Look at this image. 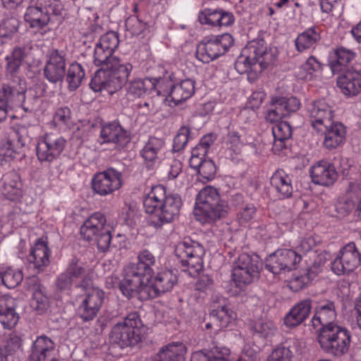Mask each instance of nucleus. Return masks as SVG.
<instances>
[{"mask_svg": "<svg viewBox=\"0 0 361 361\" xmlns=\"http://www.w3.org/2000/svg\"><path fill=\"white\" fill-rule=\"evenodd\" d=\"M183 201L178 194L167 193L161 185L153 187L143 200L145 212L152 214L150 224L155 228L176 220L179 215Z\"/></svg>", "mask_w": 361, "mask_h": 361, "instance_id": "1", "label": "nucleus"}, {"mask_svg": "<svg viewBox=\"0 0 361 361\" xmlns=\"http://www.w3.org/2000/svg\"><path fill=\"white\" fill-rule=\"evenodd\" d=\"M133 65L118 57L113 59L106 68L99 69L90 82V87L95 92L106 91L113 94L120 90L128 81Z\"/></svg>", "mask_w": 361, "mask_h": 361, "instance_id": "2", "label": "nucleus"}, {"mask_svg": "<svg viewBox=\"0 0 361 361\" xmlns=\"http://www.w3.org/2000/svg\"><path fill=\"white\" fill-rule=\"evenodd\" d=\"M137 259L136 263H130L125 267L124 278L119 283L121 293L128 298H132L135 288H139L145 281H149L154 273L156 258L151 251L147 249L140 250Z\"/></svg>", "mask_w": 361, "mask_h": 361, "instance_id": "3", "label": "nucleus"}, {"mask_svg": "<svg viewBox=\"0 0 361 361\" xmlns=\"http://www.w3.org/2000/svg\"><path fill=\"white\" fill-rule=\"evenodd\" d=\"M145 326L136 312L117 322L109 333L111 342L121 349L138 346L144 338Z\"/></svg>", "mask_w": 361, "mask_h": 361, "instance_id": "4", "label": "nucleus"}, {"mask_svg": "<svg viewBox=\"0 0 361 361\" xmlns=\"http://www.w3.org/2000/svg\"><path fill=\"white\" fill-rule=\"evenodd\" d=\"M275 59V54L267 49L263 39L252 41L243 49L235 63V68L240 74L250 71L262 72Z\"/></svg>", "mask_w": 361, "mask_h": 361, "instance_id": "5", "label": "nucleus"}, {"mask_svg": "<svg viewBox=\"0 0 361 361\" xmlns=\"http://www.w3.org/2000/svg\"><path fill=\"white\" fill-rule=\"evenodd\" d=\"M275 59V54L267 49L263 39L252 41L243 49L235 63V68L240 74L250 71L262 72Z\"/></svg>", "mask_w": 361, "mask_h": 361, "instance_id": "6", "label": "nucleus"}, {"mask_svg": "<svg viewBox=\"0 0 361 361\" xmlns=\"http://www.w3.org/2000/svg\"><path fill=\"white\" fill-rule=\"evenodd\" d=\"M195 214L202 224H212L227 214L228 205L221 199L218 190L206 186L196 197Z\"/></svg>", "mask_w": 361, "mask_h": 361, "instance_id": "7", "label": "nucleus"}, {"mask_svg": "<svg viewBox=\"0 0 361 361\" xmlns=\"http://www.w3.org/2000/svg\"><path fill=\"white\" fill-rule=\"evenodd\" d=\"M317 340L325 353L341 357L350 349L351 333L346 327L338 324H329L318 329Z\"/></svg>", "mask_w": 361, "mask_h": 361, "instance_id": "8", "label": "nucleus"}, {"mask_svg": "<svg viewBox=\"0 0 361 361\" xmlns=\"http://www.w3.org/2000/svg\"><path fill=\"white\" fill-rule=\"evenodd\" d=\"M205 254L203 245L190 237H185L176 246L175 255L180 259L184 271L195 277L203 270L202 257Z\"/></svg>", "mask_w": 361, "mask_h": 361, "instance_id": "9", "label": "nucleus"}, {"mask_svg": "<svg viewBox=\"0 0 361 361\" xmlns=\"http://www.w3.org/2000/svg\"><path fill=\"white\" fill-rule=\"evenodd\" d=\"M177 276L172 270L165 269L158 272L151 284L145 281L139 288H135L133 298H137L141 301L155 298L166 292L171 291L177 283Z\"/></svg>", "mask_w": 361, "mask_h": 361, "instance_id": "10", "label": "nucleus"}, {"mask_svg": "<svg viewBox=\"0 0 361 361\" xmlns=\"http://www.w3.org/2000/svg\"><path fill=\"white\" fill-rule=\"evenodd\" d=\"M234 39L229 33L205 37L196 49V56L207 63L224 54L233 46Z\"/></svg>", "mask_w": 361, "mask_h": 361, "instance_id": "11", "label": "nucleus"}, {"mask_svg": "<svg viewBox=\"0 0 361 361\" xmlns=\"http://www.w3.org/2000/svg\"><path fill=\"white\" fill-rule=\"evenodd\" d=\"M260 265V259L257 255L240 254L235 261L232 271L233 279L236 287L243 288L258 278Z\"/></svg>", "mask_w": 361, "mask_h": 361, "instance_id": "12", "label": "nucleus"}, {"mask_svg": "<svg viewBox=\"0 0 361 361\" xmlns=\"http://www.w3.org/2000/svg\"><path fill=\"white\" fill-rule=\"evenodd\" d=\"M122 173L113 167L96 173L91 181L94 192L101 196H106L118 190L123 184Z\"/></svg>", "mask_w": 361, "mask_h": 361, "instance_id": "13", "label": "nucleus"}, {"mask_svg": "<svg viewBox=\"0 0 361 361\" xmlns=\"http://www.w3.org/2000/svg\"><path fill=\"white\" fill-rule=\"evenodd\" d=\"M301 261L300 255L290 249H279L265 259V269L273 274L290 271Z\"/></svg>", "mask_w": 361, "mask_h": 361, "instance_id": "14", "label": "nucleus"}, {"mask_svg": "<svg viewBox=\"0 0 361 361\" xmlns=\"http://www.w3.org/2000/svg\"><path fill=\"white\" fill-rule=\"evenodd\" d=\"M66 145V140L60 135L47 134L36 147L38 160L41 163L50 164L57 159Z\"/></svg>", "mask_w": 361, "mask_h": 361, "instance_id": "15", "label": "nucleus"}, {"mask_svg": "<svg viewBox=\"0 0 361 361\" xmlns=\"http://www.w3.org/2000/svg\"><path fill=\"white\" fill-rule=\"evenodd\" d=\"M360 262L361 255L355 244L350 243L339 251L331 262V270L338 276L349 274L359 266Z\"/></svg>", "mask_w": 361, "mask_h": 361, "instance_id": "16", "label": "nucleus"}, {"mask_svg": "<svg viewBox=\"0 0 361 361\" xmlns=\"http://www.w3.org/2000/svg\"><path fill=\"white\" fill-rule=\"evenodd\" d=\"M67 54L64 50L54 49L44 67V78L51 83L62 82L66 73Z\"/></svg>", "mask_w": 361, "mask_h": 361, "instance_id": "17", "label": "nucleus"}, {"mask_svg": "<svg viewBox=\"0 0 361 361\" xmlns=\"http://www.w3.org/2000/svg\"><path fill=\"white\" fill-rule=\"evenodd\" d=\"M306 108L311 125L316 130L322 131L324 126L331 122L334 110L324 99L312 101Z\"/></svg>", "mask_w": 361, "mask_h": 361, "instance_id": "18", "label": "nucleus"}, {"mask_svg": "<svg viewBox=\"0 0 361 361\" xmlns=\"http://www.w3.org/2000/svg\"><path fill=\"white\" fill-rule=\"evenodd\" d=\"M101 144L113 143L118 149H123L131 141L130 133L116 121L110 122L102 126L100 130Z\"/></svg>", "mask_w": 361, "mask_h": 361, "instance_id": "19", "label": "nucleus"}, {"mask_svg": "<svg viewBox=\"0 0 361 361\" xmlns=\"http://www.w3.org/2000/svg\"><path fill=\"white\" fill-rule=\"evenodd\" d=\"M336 317L337 311L335 301L324 299L317 302L311 324L313 328L318 331L319 328L326 327L329 324H338L334 322Z\"/></svg>", "mask_w": 361, "mask_h": 361, "instance_id": "20", "label": "nucleus"}, {"mask_svg": "<svg viewBox=\"0 0 361 361\" xmlns=\"http://www.w3.org/2000/svg\"><path fill=\"white\" fill-rule=\"evenodd\" d=\"M104 299V292L101 289H93L85 293L78 306V314L83 322L92 320L99 312Z\"/></svg>", "mask_w": 361, "mask_h": 361, "instance_id": "21", "label": "nucleus"}, {"mask_svg": "<svg viewBox=\"0 0 361 361\" xmlns=\"http://www.w3.org/2000/svg\"><path fill=\"white\" fill-rule=\"evenodd\" d=\"M236 317L235 312L226 304L224 300L222 302H214L209 313L210 319L214 321L216 331L233 329L235 325Z\"/></svg>", "mask_w": 361, "mask_h": 361, "instance_id": "22", "label": "nucleus"}, {"mask_svg": "<svg viewBox=\"0 0 361 361\" xmlns=\"http://www.w3.org/2000/svg\"><path fill=\"white\" fill-rule=\"evenodd\" d=\"M310 176L314 184L331 186L336 181L338 173L332 164L322 160L311 167Z\"/></svg>", "mask_w": 361, "mask_h": 361, "instance_id": "23", "label": "nucleus"}, {"mask_svg": "<svg viewBox=\"0 0 361 361\" xmlns=\"http://www.w3.org/2000/svg\"><path fill=\"white\" fill-rule=\"evenodd\" d=\"M27 290L32 292L31 306L39 314L44 312L49 307V298L46 295V288L36 276L27 278L25 281Z\"/></svg>", "mask_w": 361, "mask_h": 361, "instance_id": "24", "label": "nucleus"}, {"mask_svg": "<svg viewBox=\"0 0 361 361\" xmlns=\"http://www.w3.org/2000/svg\"><path fill=\"white\" fill-rule=\"evenodd\" d=\"M323 147L333 150L344 144L346 138V128L340 122H331L324 126Z\"/></svg>", "mask_w": 361, "mask_h": 361, "instance_id": "25", "label": "nucleus"}, {"mask_svg": "<svg viewBox=\"0 0 361 361\" xmlns=\"http://www.w3.org/2000/svg\"><path fill=\"white\" fill-rule=\"evenodd\" d=\"M337 85L345 95L358 94L361 92V71L354 67L347 68L337 78Z\"/></svg>", "mask_w": 361, "mask_h": 361, "instance_id": "26", "label": "nucleus"}, {"mask_svg": "<svg viewBox=\"0 0 361 361\" xmlns=\"http://www.w3.org/2000/svg\"><path fill=\"white\" fill-rule=\"evenodd\" d=\"M51 251L47 243L42 239H37L34 246L31 248L27 262L37 271L41 272L49 264Z\"/></svg>", "mask_w": 361, "mask_h": 361, "instance_id": "27", "label": "nucleus"}, {"mask_svg": "<svg viewBox=\"0 0 361 361\" xmlns=\"http://www.w3.org/2000/svg\"><path fill=\"white\" fill-rule=\"evenodd\" d=\"M25 22L33 29L41 30L45 27L49 23L58 20L49 11L37 4L27 8L24 15Z\"/></svg>", "mask_w": 361, "mask_h": 361, "instance_id": "28", "label": "nucleus"}, {"mask_svg": "<svg viewBox=\"0 0 361 361\" xmlns=\"http://www.w3.org/2000/svg\"><path fill=\"white\" fill-rule=\"evenodd\" d=\"M1 192L9 200L15 201L23 195V183L15 171L4 174L1 181Z\"/></svg>", "mask_w": 361, "mask_h": 361, "instance_id": "29", "label": "nucleus"}, {"mask_svg": "<svg viewBox=\"0 0 361 361\" xmlns=\"http://www.w3.org/2000/svg\"><path fill=\"white\" fill-rule=\"evenodd\" d=\"M16 300L9 296L0 297V323L4 329H11L18 323L19 315L16 311Z\"/></svg>", "mask_w": 361, "mask_h": 361, "instance_id": "30", "label": "nucleus"}, {"mask_svg": "<svg viewBox=\"0 0 361 361\" xmlns=\"http://www.w3.org/2000/svg\"><path fill=\"white\" fill-rule=\"evenodd\" d=\"M356 54L344 47H336L329 55V65L333 74H337L355 58Z\"/></svg>", "mask_w": 361, "mask_h": 361, "instance_id": "31", "label": "nucleus"}, {"mask_svg": "<svg viewBox=\"0 0 361 361\" xmlns=\"http://www.w3.org/2000/svg\"><path fill=\"white\" fill-rule=\"evenodd\" d=\"M55 349V343L47 336H38L33 341L28 355V361H45Z\"/></svg>", "mask_w": 361, "mask_h": 361, "instance_id": "32", "label": "nucleus"}, {"mask_svg": "<svg viewBox=\"0 0 361 361\" xmlns=\"http://www.w3.org/2000/svg\"><path fill=\"white\" fill-rule=\"evenodd\" d=\"M105 216L100 212H95L92 214L81 226L80 234L87 241H92L95 236L105 229Z\"/></svg>", "mask_w": 361, "mask_h": 361, "instance_id": "33", "label": "nucleus"}, {"mask_svg": "<svg viewBox=\"0 0 361 361\" xmlns=\"http://www.w3.org/2000/svg\"><path fill=\"white\" fill-rule=\"evenodd\" d=\"M312 300L305 299L295 305L284 317V324L288 327H295L302 323L310 315Z\"/></svg>", "mask_w": 361, "mask_h": 361, "instance_id": "34", "label": "nucleus"}, {"mask_svg": "<svg viewBox=\"0 0 361 361\" xmlns=\"http://www.w3.org/2000/svg\"><path fill=\"white\" fill-rule=\"evenodd\" d=\"M271 187L276 190L279 199L291 197L293 191L292 176L283 169L276 170L270 178Z\"/></svg>", "mask_w": 361, "mask_h": 361, "instance_id": "35", "label": "nucleus"}, {"mask_svg": "<svg viewBox=\"0 0 361 361\" xmlns=\"http://www.w3.org/2000/svg\"><path fill=\"white\" fill-rule=\"evenodd\" d=\"M195 81L186 78L179 82L171 85L169 97L174 105H178L183 102L190 99L195 93Z\"/></svg>", "mask_w": 361, "mask_h": 361, "instance_id": "36", "label": "nucleus"}, {"mask_svg": "<svg viewBox=\"0 0 361 361\" xmlns=\"http://www.w3.org/2000/svg\"><path fill=\"white\" fill-rule=\"evenodd\" d=\"M321 40V30L318 26H312L300 33L295 39L296 50L299 52L314 49Z\"/></svg>", "mask_w": 361, "mask_h": 361, "instance_id": "37", "label": "nucleus"}, {"mask_svg": "<svg viewBox=\"0 0 361 361\" xmlns=\"http://www.w3.org/2000/svg\"><path fill=\"white\" fill-rule=\"evenodd\" d=\"M159 81V78H157L133 80L128 87V94L134 98H139L147 94H151L156 90Z\"/></svg>", "mask_w": 361, "mask_h": 361, "instance_id": "38", "label": "nucleus"}, {"mask_svg": "<svg viewBox=\"0 0 361 361\" xmlns=\"http://www.w3.org/2000/svg\"><path fill=\"white\" fill-rule=\"evenodd\" d=\"M186 348L183 343H171L157 353L158 361H185Z\"/></svg>", "mask_w": 361, "mask_h": 361, "instance_id": "39", "label": "nucleus"}, {"mask_svg": "<svg viewBox=\"0 0 361 361\" xmlns=\"http://www.w3.org/2000/svg\"><path fill=\"white\" fill-rule=\"evenodd\" d=\"M164 145V141L155 137H149L148 142L145 145L140 154L146 161L148 168L152 166L158 159L159 153Z\"/></svg>", "mask_w": 361, "mask_h": 361, "instance_id": "40", "label": "nucleus"}, {"mask_svg": "<svg viewBox=\"0 0 361 361\" xmlns=\"http://www.w3.org/2000/svg\"><path fill=\"white\" fill-rule=\"evenodd\" d=\"M119 238L121 242H123L126 238L124 235L117 234L116 236L112 238L111 234L110 228L107 226L105 229H103L101 233L95 236L93 240L97 244V248L100 252H106L110 248H116L119 245L116 243V239Z\"/></svg>", "mask_w": 361, "mask_h": 361, "instance_id": "41", "label": "nucleus"}, {"mask_svg": "<svg viewBox=\"0 0 361 361\" xmlns=\"http://www.w3.org/2000/svg\"><path fill=\"white\" fill-rule=\"evenodd\" d=\"M274 138V146L278 150L286 147L285 142L292 137V128L286 121H279L271 128Z\"/></svg>", "mask_w": 361, "mask_h": 361, "instance_id": "42", "label": "nucleus"}, {"mask_svg": "<svg viewBox=\"0 0 361 361\" xmlns=\"http://www.w3.org/2000/svg\"><path fill=\"white\" fill-rule=\"evenodd\" d=\"M22 346V340L16 334H10L6 343L0 345V361H13L16 353Z\"/></svg>", "mask_w": 361, "mask_h": 361, "instance_id": "43", "label": "nucleus"}, {"mask_svg": "<svg viewBox=\"0 0 361 361\" xmlns=\"http://www.w3.org/2000/svg\"><path fill=\"white\" fill-rule=\"evenodd\" d=\"M85 72L83 67L78 63H72L68 68L66 82L68 89L71 91L77 90L85 79Z\"/></svg>", "mask_w": 361, "mask_h": 361, "instance_id": "44", "label": "nucleus"}, {"mask_svg": "<svg viewBox=\"0 0 361 361\" xmlns=\"http://www.w3.org/2000/svg\"><path fill=\"white\" fill-rule=\"evenodd\" d=\"M318 274L316 267L308 268L304 274L293 276L289 281V287L293 291L297 292L307 286Z\"/></svg>", "mask_w": 361, "mask_h": 361, "instance_id": "45", "label": "nucleus"}, {"mask_svg": "<svg viewBox=\"0 0 361 361\" xmlns=\"http://www.w3.org/2000/svg\"><path fill=\"white\" fill-rule=\"evenodd\" d=\"M25 56L24 47H15L11 54L5 58L7 62L6 67V72L11 75L16 73L21 66Z\"/></svg>", "mask_w": 361, "mask_h": 361, "instance_id": "46", "label": "nucleus"}, {"mask_svg": "<svg viewBox=\"0 0 361 361\" xmlns=\"http://www.w3.org/2000/svg\"><path fill=\"white\" fill-rule=\"evenodd\" d=\"M20 22L15 17L4 19L0 23V46L7 43L17 32Z\"/></svg>", "mask_w": 361, "mask_h": 361, "instance_id": "47", "label": "nucleus"}, {"mask_svg": "<svg viewBox=\"0 0 361 361\" xmlns=\"http://www.w3.org/2000/svg\"><path fill=\"white\" fill-rule=\"evenodd\" d=\"M320 68L321 64L316 58L310 56L298 68L295 75L299 80H311L314 78V73Z\"/></svg>", "mask_w": 361, "mask_h": 361, "instance_id": "48", "label": "nucleus"}, {"mask_svg": "<svg viewBox=\"0 0 361 361\" xmlns=\"http://www.w3.org/2000/svg\"><path fill=\"white\" fill-rule=\"evenodd\" d=\"M116 56L109 50L96 43L93 54V62L99 69L106 68Z\"/></svg>", "mask_w": 361, "mask_h": 361, "instance_id": "49", "label": "nucleus"}, {"mask_svg": "<svg viewBox=\"0 0 361 361\" xmlns=\"http://www.w3.org/2000/svg\"><path fill=\"white\" fill-rule=\"evenodd\" d=\"M1 283L8 289L17 287L23 279V274L21 270L11 267L1 271L0 278Z\"/></svg>", "mask_w": 361, "mask_h": 361, "instance_id": "50", "label": "nucleus"}, {"mask_svg": "<svg viewBox=\"0 0 361 361\" xmlns=\"http://www.w3.org/2000/svg\"><path fill=\"white\" fill-rule=\"evenodd\" d=\"M250 329L254 336L259 338H268L274 334L276 327L271 321L259 320L252 324Z\"/></svg>", "mask_w": 361, "mask_h": 361, "instance_id": "51", "label": "nucleus"}, {"mask_svg": "<svg viewBox=\"0 0 361 361\" xmlns=\"http://www.w3.org/2000/svg\"><path fill=\"white\" fill-rule=\"evenodd\" d=\"M190 139H192L191 128L186 126H181L173 139V152L182 151Z\"/></svg>", "mask_w": 361, "mask_h": 361, "instance_id": "52", "label": "nucleus"}, {"mask_svg": "<svg viewBox=\"0 0 361 361\" xmlns=\"http://www.w3.org/2000/svg\"><path fill=\"white\" fill-rule=\"evenodd\" d=\"M267 361H295L289 346L279 345L274 348L267 357Z\"/></svg>", "mask_w": 361, "mask_h": 361, "instance_id": "53", "label": "nucleus"}, {"mask_svg": "<svg viewBox=\"0 0 361 361\" xmlns=\"http://www.w3.org/2000/svg\"><path fill=\"white\" fill-rule=\"evenodd\" d=\"M278 102V105L281 106L286 116L290 113L296 112L300 108V102L295 97H274Z\"/></svg>", "mask_w": 361, "mask_h": 361, "instance_id": "54", "label": "nucleus"}, {"mask_svg": "<svg viewBox=\"0 0 361 361\" xmlns=\"http://www.w3.org/2000/svg\"><path fill=\"white\" fill-rule=\"evenodd\" d=\"M97 43L114 54L119 45V35L117 32L109 31L101 36Z\"/></svg>", "mask_w": 361, "mask_h": 361, "instance_id": "55", "label": "nucleus"}, {"mask_svg": "<svg viewBox=\"0 0 361 361\" xmlns=\"http://www.w3.org/2000/svg\"><path fill=\"white\" fill-rule=\"evenodd\" d=\"M220 9L206 8L200 12L198 20L202 25H209L212 27H219Z\"/></svg>", "mask_w": 361, "mask_h": 361, "instance_id": "56", "label": "nucleus"}, {"mask_svg": "<svg viewBox=\"0 0 361 361\" xmlns=\"http://www.w3.org/2000/svg\"><path fill=\"white\" fill-rule=\"evenodd\" d=\"M64 271L73 281H75L84 275L85 269L82 263L78 258L74 257L69 262Z\"/></svg>", "mask_w": 361, "mask_h": 361, "instance_id": "57", "label": "nucleus"}, {"mask_svg": "<svg viewBox=\"0 0 361 361\" xmlns=\"http://www.w3.org/2000/svg\"><path fill=\"white\" fill-rule=\"evenodd\" d=\"M286 117L281 106L278 105V102L274 97H272L270 101V109L267 111L265 118L269 123H279L281 119Z\"/></svg>", "mask_w": 361, "mask_h": 361, "instance_id": "58", "label": "nucleus"}, {"mask_svg": "<svg viewBox=\"0 0 361 361\" xmlns=\"http://www.w3.org/2000/svg\"><path fill=\"white\" fill-rule=\"evenodd\" d=\"M37 2L56 19L61 18L63 8L61 0H37Z\"/></svg>", "mask_w": 361, "mask_h": 361, "instance_id": "59", "label": "nucleus"}, {"mask_svg": "<svg viewBox=\"0 0 361 361\" xmlns=\"http://www.w3.org/2000/svg\"><path fill=\"white\" fill-rule=\"evenodd\" d=\"M71 120V111L67 107L59 108L55 112L53 121L55 125L59 128L68 126Z\"/></svg>", "mask_w": 361, "mask_h": 361, "instance_id": "60", "label": "nucleus"}, {"mask_svg": "<svg viewBox=\"0 0 361 361\" xmlns=\"http://www.w3.org/2000/svg\"><path fill=\"white\" fill-rule=\"evenodd\" d=\"M125 25L126 30L134 35H140L147 27L146 23L140 20L137 16H130L126 20Z\"/></svg>", "mask_w": 361, "mask_h": 361, "instance_id": "61", "label": "nucleus"}, {"mask_svg": "<svg viewBox=\"0 0 361 361\" xmlns=\"http://www.w3.org/2000/svg\"><path fill=\"white\" fill-rule=\"evenodd\" d=\"M10 136L13 139H16L17 145L20 147H24L28 140L27 129L23 126H16L11 128Z\"/></svg>", "mask_w": 361, "mask_h": 361, "instance_id": "62", "label": "nucleus"}, {"mask_svg": "<svg viewBox=\"0 0 361 361\" xmlns=\"http://www.w3.org/2000/svg\"><path fill=\"white\" fill-rule=\"evenodd\" d=\"M216 171L214 161L210 159H204L197 172L202 179L209 180L214 177Z\"/></svg>", "mask_w": 361, "mask_h": 361, "instance_id": "63", "label": "nucleus"}, {"mask_svg": "<svg viewBox=\"0 0 361 361\" xmlns=\"http://www.w3.org/2000/svg\"><path fill=\"white\" fill-rule=\"evenodd\" d=\"M226 139L227 147L235 154H239L240 145L239 133L235 130L228 128Z\"/></svg>", "mask_w": 361, "mask_h": 361, "instance_id": "64", "label": "nucleus"}]
</instances>
